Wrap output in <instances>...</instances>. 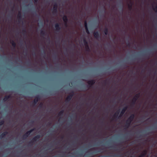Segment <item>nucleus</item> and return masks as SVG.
<instances>
[{
  "instance_id": "nucleus-42",
  "label": "nucleus",
  "mask_w": 157,
  "mask_h": 157,
  "mask_svg": "<svg viewBox=\"0 0 157 157\" xmlns=\"http://www.w3.org/2000/svg\"><path fill=\"white\" fill-rule=\"evenodd\" d=\"M154 128H157V127H154Z\"/></svg>"
},
{
  "instance_id": "nucleus-25",
  "label": "nucleus",
  "mask_w": 157,
  "mask_h": 157,
  "mask_svg": "<svg viewBox=\"0 0 157 157\" xmlns=\"http://www.w3.org/2000/svg\"><path fill=\"white\" fill-rule=\"evenodd\" d=\"M142 153L143 154H144V155L146 156L147 153V151L146 150H143Z\"/></svg>"
},
{
  "instance_id": "nucleus-9",
  "label": "nucleus",
  "mask_w": 157,
  "mask_h": 157,
  "mask_svg": "<svg viewBox=\"0 0 157 157\" xmlns=\"http://www.w3.org/2000/svg\"><path fill=\"white\" fill-rule=\"evenodd\" d=\"M127 109L128 106H126L125 107H124L123 108L120 113V114L119 115L118 118L121 117L125 113Z\"/></svg>"
},
{
  "instance_id": "nucleus-37",
  "label": "nucleus",
  "mask_w": 157,
  "mask_h": 157,
  "mask_svg": "<svg viewBox=\"0 0 157 157\" xmlns=\"http://www.w3.org/2000/svg\"><path fill=\"white\" fill-rule=\"evenodd\" d=\"M127 46H130V44L129 43H128L127 44Z\"/></svg>"
},
{
  "instance_id": "nucleus-12",
  "label": "nucleus",
  "mask_w": 157,
  "mask_h": 157,
  "mask_svg": "<svg viewBox=\"0 0 157 157\" xmlns=\"http://www.w3.org/2000/svg\"><path fill=\"white\" fill-rule=\"evenodd\" d=\"M120 111L119 110L117 111L113 115V117L114 118H117L119 119L121 117L118 118L119 117V113Z\"/></svg>"
},
{
  "instance_id": "nucleus-2",
  "label": "nucleus",
  "mask_w": 157,
  "mask_h": 157,
  "mask_svg": "<svg viewBox=\"0 0 157 157\" xmlns=\"http://www.w3.org/2000/svg\"><path fill=\"white\" fill-rule=\"evenodd\" d=\"M140 93L136 94L133 98L131 102V105H133L136 104V101L140 96Z\"/></svg>"
},
{
  "instance_id": "nucleus-43",
  "label": "nucleus",
  "mask_w": 157,
  "mask_h": 157,
  "mask_svg": "<svg viewBox=\"0 0 157 157\" xmlns=\"http://www.w3.org/2000/svg\"><path fill=\"white\" fill-rule=\"evenodd\" d=\"M26 52H27V49H26Z\"/></svg>"
},
{
  "instance_id": "nucleus-45",
  "label": "nucleus",
  "mask_w": 157,
  "mask_h": 157,
  "mask_svg": "<svg viewBox=\"0 0 157 157\" xmlns=\"http://www.w3.org/2000/svg\"><path fill=\"white\" fill-rule=\"evenodd\" d=\"M18 1H20L21 0H17Z\"/></svg>"
},
{
  "instance_id": "nucleus-34",
  "label": "nucleus",
  "mask_w": 157,
  "mask_h": 157,
  "mask_svg": "<svg viewBox=\"0 0 157 157\" xmlns=\"http://www.w3.org/2000/svg\"><path fill=\"white\" fill-rule=\"evenodd\" d=\"M109 147L110 148H116V147H113V146H111Z\"/></svg>"
},
{
  "instance_id": "nucleus-1",
  "label": "nucleus",
  "mask_w": 157,
  "mask_h": 157,
  "mask_svg": "<svg viewBox=\"0 0 157 157\" xmlns=\"http://www.w3.org/2000/svg\"><path fill=\"white\" fill-rule=\"evenodd\" d=\"M135 117V115L134 114H132L130 116L128 117L126 121V123L125 125V127L127 128L130 126L133 120Z\"/></svg>"
},
{
  "instance_id": "nucleus-24",
  "label": "nucleus",
  "mask_w": 157,
  "mask_h": 157,
  "mask_svg": "<svg viewBox=\"0 0 157 157\" xmlns=\"http://www.w3.org/2000/svg\"><path fill=\"white\" fill-rule=\"evenodd\" d=\"M64 113V110H62L61 111L58 113V116H60L62 115Z\"/></svg>"
},
{
  "instance_id": "nucleus-13",
  "label": "nucleus",
  "mask_w": 157,
  "mask_h": 157,
  "mask_svg": "<svg viewBox=\"0 0 157 157\" xmlns=\"http://www.w3.org/2000/svg\"><path fill=\"white\" fill-rule=\"evenodd\" d=\"M93 34L95 38L98 39L100 37V36L99 33L98 31L94 32Z\"/></svg>"
},
{
  "instance_id": "nucleus-10",
  "label": "nucleus",
  "mask_w": 157,
  "mask_h": 157,
  "mask_svg": "<svg viewBox=\"0 0 157 157\" xmlns=\"http://www.w3.org/2000/svg\"><path fill=\"white\" fill-rule=\"evenodd\" d=\"M53 10L52 12L53 14H56L57 12V5L56 3H55L53 6Z\"/></svg>"
},
{
  "instance_id": "nucleus-5",
  "label": "nucleus",
  "mask_w": 157,
  "mask_h": 157,
  "mask_svg": "<svg viewBox=\"0 0 157 157\" xmlns=\"http://www.w3.org/2000/svg\"><path fill=\"white\" fill-rule=\"evenodd\" d=\"M74 94V92L73 91H72L69 94V95L67 97L65 100V101L67 103H69L70 102Z\"/></svg>"
},
{
  "instance_id": "nucleus-29",
  "label": "nucleus",
  "mask_w": 157,
  "mask_h": 157,
  "mask_svg": "<svg viewBox=\"0 0 157 157\" xmlns=\"http://www.w3.org/2000/svg\"><path fill=\"white\" fill-rule=\"evenodd\" d=\"M145 156L144 155V154H143L142 153H141L138 157H144Z\"/></svg>"
},
{
  "instance_id": "nucleus-20",
  "label": "nucleus",
  "mask_w": 157,
  "mask_h": 157,
  "mask_svg": "<svg viewBox=\"0 0 157 157\" xmlns=\"http://www.w3.org/2000/svg\"><path fill=\"white\" fill-rule=\"evenodd\" d=\"M10 43L11 44L12 46L15 49L16 47V44L14 40H12L10 42Z\"/></svg>"
},
{
  "instance_id": "nucleus-33",
  "label": "nucleus",
  "mask_w": 157,
  "mask_h": 157,
  "mask_svg": "<svg viewBox=\"0 0 157 157\" xmlns=\"http://www.w3.org/2000/svg\"><path fill=\"white\" fill-rule=\"evenodd\" d=\"M34 1L35 4H36L38 2V0H34Z\"/></svg>"
},
{
  "instance_id": "nucleus-14",
  "label": "nucleus",
  "mask_w": 157,
  "mask_h": 157,
  "mask_svg": "<svg viewBox=\"0 0 157 157\" xmlns=\"http://www.w3.org/2000/svg\"><path fill=\"white\" fill-rule=\"evenodd\" d=\"M63 20L65 23V25L67 26V22L68 21V18L67 16L64 15L63 17Z\"/></svg>"
},
{
  "instance_id": "nucleus-21",
  "label": "nucleus",
  "mask_w": 157,
  "mask_h": 157,
  "mask_svg": "<svg viewBox=\"0 0 157 157\" xmlns=\"http://www.w3.org/2000/svg\"><path fill=\"white\" fill-rule=\"evenodd\" d=\"M104 33L105 35H107L108 33V29L107 28H105L104 30Z\"/></svg>"
},
{
  "instance_id": "nucleus-26",
  "label": "nucleus",
  "mask_w": 157,
  "mask_h": 157,
  "mask_svg": "<svg viewBox=\"0 0 157 157\" xmlns=\"http://www.w3.org/2000/svg\"><path fill=\"white\" fill-rule=\"evenodd\" d=\"M22 33L24 34H25L26 33V30L25 29H23L22 30Z\"/></svg>"
},
{
  "instance_id": "nucleus-8",
  "label": "nucleus",
  "mask_w": 157,
  "mask_h": 157,
  "mask_svg": "<svg viewBox=\"0 0 157 157\" xmlns=\"http://www.w3.org/2000/svg\"><path fill=\"white\" fill-rule=\"evenodd\" d=\"M40 96L38 95L35 97V99H34L33 101V105H35L38 101L40 99Z\"/></svg>"
},
{
  "instance_id": "nucleus-4",
  "label": "nucleus",
  "mask_w": 157,
  "mask_h": 157,
  "mask_svg": "<svg viewBox=\"0 0 157 157\" xmlns=\"http://www.w3.org/2000/svg\"><path fill=\"white\" fill-rule=\"evenodd\" d=\"M40 138V136L39 135H37L34 137L32 140L29 142V144H33L35 143L37 140Z\"/></svg>"
},
{
  "instance_id": "nucleus-31",
  "label": "nucleus",
  "mask_w": 157,
  "mask_h": 157,
  "mask_svg": "<svg viewBox=\"0 0 157 157\" xmlns=\"http://www.w3.org/2000/svg\"><path fill=\"white\" fill-rule=\"evenodd\" d=\"M103 83L105 85H106V83H107V80H105L103 81Z\"/></svg>"
},
{
  "instance_id": "nucleus-7",
  "label": "nucleus",
  "mask_w": 157,
  "mask_h": 157,
  "mask_svg": "<svg viewBox=\"0 0 157 157\" xmlns=\"http://www.w3.org/2000/svg\"><path fill=\"white\" fill-rule=\"evenodd\" d=\"M83 40L84 45L85 46L86 51L87 52H89L90 51V48L88 45V42L85 38H84Z\"/></svg>"
},
{
  "instance_id": "nucleus-44",
  "label": "nucleus",
  "mask_w": 157,
  "mask_h": 157,
  "mask_svg": "<svg viewBox=\"0 0 157 157\" xmlns=\"http://www.w3.org/2000/svg\"><path fill=\"white\" fill-rule=\"evenodd\" d=\"M62 139H63V137H62Z\"/></svg>"
},
{
  "instance_id": "nucleus-22",
  "label": "nucleus",
  "mask_w": 157,
  "mask_h": 157,
  "mask_svg": "<svg viewBox=\"0 0 157 157\" xmlns=\"http://www.w3.org/2000/svg\"><path fill=\"white\" fill-rule=\"evenodd\" d=\"M40 34L43 36H44L46 35V32L42 30L40 32Z\"/></svg>"
},
{
  "instance_id": "nucleus-38",
  "label": "nucleus",
  "mask_w": 157,
  "mask_h": 157,
  "mask_svg": "<svg viewBox=\"0 0 157 157\" xmlns=\"http://www.w3.org/2000/svg\"><path fill=\"white\" fill-rule=\"evenodd\" d=\"M48 40L49 41V42H50V38H48Z\"/></svg>"
},
{
  "instance_id": "nucleus-32",
  "label": "nucleus",
  "mask_w": 157,
  "mask_h": 157,
  "mask_svg": "<svg viewBox=\"0 0 157 157\" xmlns=\"http://www.w3.org/2000/svg\"><path fill=\"white\" fill-rule=\"evenodd\" d=\"M86 33L88 34H90V32H89V30L88 29H87V30H86Z\"/></svg>"
},
{
  "instance_id": "nucleus-18",
  "label": "nucleus",
  "mask_w": 157,
  "mask_h": 157,
  "mask_svg": "<svg viewBox=\"0 0 157 157\" xmlns=\"http://www.w3.org/2000/svg\"><path fill=\"white\" fill-rule=\"evenodd\" d=\"M133 5V2L131 0H130L129 4L128 5V8L130 10H131L132 9Z\"/></svg>"
},
{
  "instance_id": "nucleus-30",
  "label": "nucleus",
  "mask_w": 157,
  "mask_h": 157,
  "mask_svg": "<svg viewBox=\"0 0 157 157\" xmlns=\"http://www.w3.org/2000/svg\"><path fill=\"white\" fill-rule=\"evenodd\" d=\"M84 26L85 27H87V24L86 21H85L84 22Z\"/></svg>"
},
{
  "instance_id": "nucleus-19",
  "label": "nucleus",
  "mask_w": 157,
  "mask_h": 157,
  "mask_svg": "<svg viewBox=\"0 0 157 157\" xmlns=\"http://www.w3.org/2000/svg\"><path fill=\"white\" fill-rule=\"evenodd\" d=\"M11 97V96L10 95L5 96L3 98V100L4 101H6Z\"/></svg>"
},
{
  "instance_id": "nucleus-41",
  "label": "nucleus",
  "mask_w": 157,
  "mask_h": 157,
  "mask_svg": "<svg viewBox=\"0 0 157 157\" xmlns=\"http://www.w3.org/2000/svg\"><path fill=\"white\" fill-rule=\"evenodd\" d=\"M30 63L29 62H27V63H28V64H29V63Z\"/></svg>"
},
{
  "instance_id": "nucleus-35",
  "label": "nucleus",
  "mask_w": 157,
  "mask_h": 157,
  "mask_svg": "<svg viewBox=\"0 0 157 157\" xmlns=\"http://www.w3.org/2000/svg\"><path fill=\"white\" fill-rule=\"evenodd\" d=\"M85 29L86 30H87V29H88V27H85Z\"/></svg>"
},
{
  "instance_id": "nucleus-39",
  "label": "nucleus",
  "mask_w": 157,
  "mask_h": 157,
  "mask_svg": "<svg viewBox=\"0 0 157 157\" xmlns=\"http://www.w3.org/2000/svg\"><path fill=\"white\" fill-rule=\"evenodd\" d=\"M33 122H34V121H32L31 122V123H33Z\"/></svg>"
},
{
  "instance_id": "nucleus-11",
  "label": "nucleus",
  "mask_w": 157,
  "mask_h": 157,
  "mask_svg": "<svg viewBox=\"0 0 157 157\" xmlns=\"http://www.w3.org/2000/svg\"><path fill=\"white\" fill-rule=\"evenodd\" d=\"M87 83L89 85L90 87H92L93 85L95 83V81L94 80L92 79L89 81L87 82Z\"/></svg>"
},
{
  "instance_id": "nucleus-17",
  "label": "nucleus",
  "mask_w": 157,
  "mask_h": 157,
  "mask_svg": "<svg viewBox=\"0 0 157 157\" xmlns=\"http://www.w3.org/2000/svg\"><path fill=\"white\" fill-rule=\"evenodd\" d=\"M8 134V132L7 131H6L3 132L2 134L0 135V138H3L4 137Z\"/></svg>"
},
{
  "instance_id": "nucleus-27",
  "label": "nucleus",
  "mask_w": 157,
  "mask_h": 157,
  "mask_svg": "<svg viewBox=\"0 0 157 157\" xmlns=\"http://www.w3.org/2000/svg\"><path fill=\"white\" fill-rule=\"evenodd\" d=\"M43 105V104L42 103H41L39 105V107L40 108H42Z\"/></svg>"
},
{
  "instance_id": "nucleus-40",
  "label": "nucleus",
  "mask_w": 157,
  "mask_h": 157,
  "mask_svg": "<svg viewBox=\"0 0 157 157\" xmlns=\"http://www.w3.org/2000/svg\"><path fill=\"white\" fill-rule=\"evenodd\" d=\"M43 53H44V55H45V52L44 51Z\"/></svg>"
},
{
  "instance_id": "nucleus-3",
  "label": "nucleus",
  "mask_w": 157,
  "mask_h": 157,
  "mask_svg": "<svg viewBox=\"0 0 157 157\" xmlns=\"http://www.w3.org/2000/svg\"><path fill=\"white\" fill-rule=\"evenodd\" d=\"M40 138V136L39 135H37L34 137L32 140L29 142V144H33L35 143L37 140Z\"/></svg>"
},
{
  "instance_id": "nucleus-46",
  "label": "nucleus",
  "mask_w": 157,
  "mask_h": 157,
  "mask_svg": "<svg viewBox=\"0 0 157 157\" xmlns=\"http://www.w3.org/2000/svg\"><path fill=\"white\" fill-rule=\"evenodd\" d=\"M130 157H132V156H130Z\"/></svg>"
},
{
  "instance_id": "nucleus-16",
  "label": "nucleus",
  "mask_w": 157,
  "mask_h": 157,
  "mask_svg": "<svg viewBox=\"0 0 157 157\" xmlns=\"http://www.w3.org/2000/svg\"><path fill=\"white\" fill-rule=\"evenodd\" d=\"M17 19H18L19 21H20L22 18V15L20 11H19L17 14Z\"/></svg>"
},
{
  "instance_id": "nucleus-6",
  "label": "nucleus",
  "mask_w": 157,
  "mask_h": 157,
  "mask_svg": "<svg viewBox=\"0 0 157 157\" xmlns=\"http://www.w3.org/2000/svg\"><path fill=\"white\" fill-rule=\"evenodd\" d=\"M34 130V129H32L30 130L27 132L22 136V138L23 139H26L30 135V133Z\"/></svg>"
},
{
  "instance_id": "nucleus-23",
  "label": "nucleus",
  "mask_w": 157,
  "mask_h": 157,
  "mask_svg": "<svg viewBox=\"0 0 157 157\" xmlns=\"http://www.w3.org/2000/svg\"><path fill=\"white\" fill-rule=\"evenodd\" d=\"M152 9L155 13H157V6H156L155 7L153 6Z\"/></svg>"
},
{
  "instance_id": "nucleus-15",
  "label": "nucleus",
  "mask_w": 157,
  "mask_h": 157,
  "mask_svg": "<svg viewBox=\"0 0 157 157\" xmlns=\"http://www.w3.org/2000/svg\"><path fill=\"white\" fill-rule=\"evenodd\" d=\"M55 27L56 28V31L58 32H59L61 29V28L60 27L59 24L58 23H56L55 24Z\"/></svg>"
},
{
  "instance_id": "nucleus-36",
  "label": "nucleus",
  "mask_w": 157,
  "mask_h": 157,
  "mask_svg": "<svg viewBox=\"0 0 157 157\" xmlns=\"http://www.w3.org/2000/svg\"><path fill=\"white\" fill-rule=\"evenodd\" d=\"M48 124L49 126H51V124H52V123H50H50H48Z\"/></svg>"
},
{
  "instance_id": "nucleus-28",
  "label": "nucleus",
  "mask_w": 157,
  "mask_h": 157,
  "mask_svg": "<svg viewBox=\"0 0 157 157\" xmlns=\"http://www.w3.org/2000/svg\"><path fill=\"white\" fill-rule=\"evenodd\" d=\"M4 123V121L3 120H2L0 122V126L2 125Z\"/></svg>"
}]
</instances>
